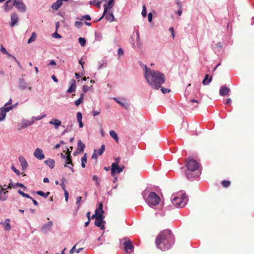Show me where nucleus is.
Segmentation results:
<instances>
[{
	"label": "nucleus",
	"instance_id": "obj_1",
	"mask_svg": "<svg viewBox=\"0 0 254 254\" xmlns=\"http://www.w3.org/2000/svg\"><path fill=\"white\" fill-rule=\"evenodd\" d=\"M144 74L149 85L155 89H158L165 82L164 74L158 71L149 69L146 65H144Z\"/></svg>",
	"mask_w": 254,
	"mask_h": 254
},
{
	"label": "nucleus",
	"instance_id": "obj_2",
	"mask_svg": "<svg viewBox=\"0 0 254 254\" xmlns=\"http://www.w3.org/2000/svg\"><path fill=\"white\" fill-rule=\"evenodd\" d=\"M174 235L169 230H164L161 232L156 239V245L162 251L170 249L174 243Z\"/></svg>",
	"mask_w": 254,
	"mask_h": 254
},
{
	"label": "nucleus",
	"instance_id": "obj_3",
	"mask_svg": "<svg viewBox=\"0 0 254 254\" xmlns=\"http://www.w3.org/2000/svg\"><path fill=\"white\" fill-rule=\"evenodd\" d=\"M185 165L187 167L185 174L188 179H190L198 176L195 171L198 169V164L195 160L191 158H188L186 159Z\"/></svg>",
	"mask_w": 254,
	"mask_h": 254
},
{
	"label": "nucleus",
	"instance_id": "obj_4",
	"mask_svg": "<svg viewBox=\"0 0 254 254\" xmlns=\"http://www.w3.org/2000/svg\"><path fill=\"white\" fill-rule=\"evenodd\" d=\"M160 198L154 192L149 193L146 199V202L150 206H156L159 204L160 201Z\"/></svg>",
	"mask_w": 254,
	"mask_h": 254
},
{
	"label": "nucleus",
	"instance_id": "obj_5",
	"mask_svg": "<svg viewBox=\"0 0 254 254\" xmlns=\"http://www.w3.org/2000/svg\"><path fill=\"white\" fill-rule=\"evenodd\" d=\"M187 201L186 196L179 197L175 196L172 200L173 204L177 207H183L185 206Z\"/></svg>",
	"mask_w": 254,
	"mask_h": 254
},
{
	"label": "nucleus",
	"instance_id": "obj_6",
	"mask_svg": "<svg viewBox=\"0 0 254 254\" xmlns=\"http://www.w3.org/2000/svg\"><path fill=\"white\" fill-rule=\"evenodd\" d=\"M71 151L69 150V149H67V152H66V163H65L64 167H68L72 172H74V170L72 167L73 166V164L72 162L71 157L70 155Z\"/></svg>",
	"mask_w": 254,
	"mask_h": 254
},
{
	"label": "nucleus",
	"instance_id": "obj_7",
	"mask_svg": "<svg viewBox=\"0 0 254 254\" xmlns=\"http://www.w3.org/2000/svg\"><path fill=\"white\" fill-rule=\"evenodd\" d=\"M111 167V174L113 176H114L116 173L119 174L122 172L125 168L124 166L121 167H119L118 162L113 163Z\"/></svg>",
	"mask_w": 254,
	"mask_h": 254
},
{
	"label": "nucleus",
	"instance_id": "obj_8",
	"mask_svg": "<svg viewBox=\"0 0 254 254\" xmlns=\"http://www.w3.org/2000/svg\"><path fill=\"white\" fill-rule=\"evenodd\" d=\"M124 240H125L123 243L124 251L127 253H130L128 251L132 250L134 248L132 242L127 238H125Z\"/></svg>",
	"mask_w": 254,
	"mask_h": 254
},
{
	"label": "nucleus",
	"instance_id": "obj_9",
	"mask_svg": "<svg viewBox=\"0 0 254 254\" xmlns=\"http://www.w3.org/2000/svg\"><path fill=\"white\" fill-rule=\"evenodd\" d=\"M14 6L19 11L21 12H25L26 10V7L24 2L21 0H14Z\"/></svg>",
	"mask_w": 254,
	"mask_h": 254
},
{
	"label": "nucleus",
	"instance_id": "obj_10",
	"mask_svg": "<svg viewBox=\"0 0 254 254\" xmlns=\"http://www.w3.org/2000/svg\"><path fill=\"white\" fill-rule=\"evenodd\" d=\"M104 218V216H101V215H98V218H96L95 221V225L100 227L101 230L105 229V226L103 224V223H105V221H103Z\"/></svg>",
	"mask_w": 254,
	"mask_h": 254
},
{
	"label": "nucleus",
	"instance_id": "obj_11",
	"mask_svg": "<svg viewBox=\"0 0 254 254\" xmlns=\"http://www.w3.org/2000/svg\"><path fill=\"white\" fill-rule=\"evenodd\" d=\"M13 106L9 107H2L0 108V121L3 120L6 116V112L10 111L13 109Z\"/></svg>",
	"mask_w": 254,
	"mask_h": 254
},
{
	"label": "nucleus",
	"instance_id": "obj_12",
	"mask_svg": "<svg viewBox=\"0 0 254 254\" xmlns=\"http://www.w3.org/2000/svg\"><path fill=\"white\" fill-rule=\"evenodd\" d=\"M34 156L35 158L39 160H43L45 158V155L43 151L41 148H37L34 152Z\"/></svg>",
	"mask_w": 254,
	"mask_h": 254
},
{
	"label": "nucleus",
	"instance_id": "obj_13",
	"mask_svg": "<svg viewBox=\"0 0 254 254\" xmlns=\"http://www.w3.org/2000/svg\"><path fill=\"white\" fill-rule=\"evenodd\" d=\"M113 1H114V0H109L108 2V4H105L104 5V9L103 14L102 16L100 19H99L98 20V21H100L103 17L104 15L108 11V8L110 9L112 7V4H113Z\"/></svg>",
	"mask_w": 254,
	"mask_h": 254
},
{
	"label": "nucleus",
	"instance_id": "obj_14",
	"mask_svg": "<svg viewBox=\"0 0 254 254\" xmlns=\"http://www.w3.org/2000/svg\"><path fill=\"white\" fill-rule=\"evenodd\" d=\"M14 0H8L5 3L4 10L6 11H8L14 6Z\"/></svg>",
	"mask_w": 254,
	"mask_h": 254
},
{
	"label": "nucleus",
	"instance_id": "obj_15",
	"mask_svg": "<svg viewBox=\"0 0 254 254\" xmlns=\"http://www.w3.org/2000/svg\"><path fill=\"white\" fill-rule=\"evenodd\" d=\"M19 88L21 90H25L26 88H28L29 90H31L32 89L31 86H28L27 83L23 78L19 79Z\"/></svg>",
	"mask_w": 254,
	"mask_h": 254
},
{
	"label": "nucleus",
	"instance_id": "obj_16",
	"mask_svg": "<svg viewBox=\"0 0 254 254\" xmlns=\"http://www.w3.org/2000/svg\"><path fill=\"white\" fill-rule=\"evenodd\" d=\"M49 124L51 125H54L55 128L58 129L59 127L61 126L62 122L57 119H52L50 122Z\"/></svg>",
	"mask_w": 254,
	"mask_h": 254
},
{
	"label": "nucleus",
	"instance_id": "obj_17",
	"mask_svg": "<svg viewBox=\"0 0 254 254\" xmlns=\"http://www.w3.org/2000/svg\"><path fill=\"white\" fill-rule=\"evenodd\" d=\"M18 17L16 13H12L11 14V26L13 27L18 22Z\"/></svg>",
	"mask_w": 254,
	"mask_h": 254
},
{
	"label": "nucleus",
	"instance_id": "obj_18",
	"mask_svg": "<svg viewBox=\"0 0 254 254\" xmlns=\"http://www.w3.org/2000/svg\"><path fill=\"white\" fill-rule=\"evenodd\" d=\"M18 159L22 169L23 170L26 169L28 167V163L25 158L22 156H20L19 157Z\"/></svg>",
	"mask_w": 254,
	"mask_h": 254
},
{
	"label": "nucleus",
	"instance_id": "obj_19",
	"mask_svg": "<svg viewBox=\"0 0 254 254\" xmlns=\"http://www.w3.org/2000/svg\"><path fill=\"white\" fill-rule=\"evenodd\" d=\"M230 91V89L227 86L224 85L220 87L219 93L221 96H225L227 95Z\"/></svg>",
	"mask_w": 254,
	"mask_h": 254
},
{
	"label": "nucleus",
	"instance_id": "obj_20",
	"mask_svg": "<svg viewBox=\"0 0 254 254\" xmlns=\"http://www.w3.org/2000/svg\"><path fill=\"white\" fill-rule=\"evenodd\" d=\"M98 207L96 208L95 212H97V214H99L101 216H104V211L103 209V204L102 202H98Z\"/></svg>",
	"mask_w": 254,
	"mask_h": 254
},
{
	"label": "nucleus",
	"instance_id": "obj_21",
	"mask_svg": "<svg viewBox=\"0 0 254 254\" xmlns=\"http://www.w3.org/2000/svg\"><path fill=\"white\" fill-rule=\"evenodd\" d=\"M62 0H57L52 4V8L53 9L58 10L62 6Z\"/></svg>",
	"mask_w": 254,
	"mask_h": 254
},
{
	"label": "nucleus",
	"instance_id": "obj_22",
	"mask_svg": "<svg viewBox=\"0 0 254 254\" xmlns=\"http://www.w3.org/2000/svg\"><path fill=\"white\" fill-rule=\"evenodd\" d=\"M44 163L48 166L51 169H53L55 167V162L54 159H49L44 161Z\"/></svg>",
	"mask_w": 254,
	"mask_h": 254
},
{
	"label": "nucleus",
	"instance_id": "obj_23",
	"mask_svg": "<svg viewBox=\"0 0 254 254\" xmlns=\"http://www.w3.org/2000/svg\"><path fill=\"white\" fill-rule=\"evenodd\" d=\"M76 86V82L75 80L74 79H72L71 80V84L70 86V87L67 90V92L68 93H72L73 91H75Z\"/></svg>",
	"mask_w": 254,
	"mask_h": 254
},
{
	"label": "nucleus",
	"instance_id": "obj_24",
	"mask_svg": "<svg viewBox=\"0 0 254 254\" xmlns=\"http://www.w3.org/2000/svg\"><path fill=\"white\" fill-rule=\"evenodd\" d=\"M85 147V144L82 142L81 140H79L77 142V149L79 150L80 153L83 152Z\"/></svg>",
	"mask_w": 254,
	"mask_h": 254
},
{
	"label": "nucleus",
	"instance_id": "obj_25",
	"mask_svg": "<svg viewBox=\"0 0 254 254\" xmlns=\"http://www.w3.org/2000/svg\"><path fill=\"white\" fill-rule=\"evenodd\" d=\"M104 16H105V18L110 21V22H112L114 20V16L112 12L106 13Z\"/></svg>",
	"mask_w": 254,
	"mask_h": 254
},
{
	"label": "nucleus",
	"instance_id": "obj_26",
	"mask_svg": "<svg viewBox=\"0 0 254 254\" xmlns=\"http://www.w3.org/2000/svg\"><path fill=\"white\" fill-rule=\"evenodd\" d=\"M212 80V77L210 76L209 77V75L206 74L202 81V83L204 85H208L209 83L211 82Z\"/></svg>",
	"mask_w": 254,
	"mask_h": 254
},
{
	"label": "nucleus",
	"instance_id": "obj_27",
	"mask_svg": "<svg viewBox=\"0 0 254 254\" xmlns=\"http://www.w3.org/2000/svg\"><path fill=\"white\" fill-rule=\"evenodd\" d=\"M53 223L52 222H49L48 223L45 224L42 228V231H46L49 230L50 228L52 226Z\"/></svg>",
	"mask_w": 254,
	"mask_h": 254
},
{
	"label": "nucleus",
	"instance_id": "obj_28",
	"mask_svg": "<svg viewBox=\"0 0 254 254\" xmlns=\"http://www.w3.org/2000/svg\"><path fill=\"white\" fill-rule=\"evenodd\" d=\"M9 220L8 219H7L3 223L4 229L5 230L9 231L11 229V226L9 224Z\"/></svg>",
	"mask_w": 254,
	"mask_h": 254
},
{
	"label": "nucleus",
	"instance_id": "obj_29",
	"mask_svg": "<svg viewBox=\"0 0 254 254\" xmlns=\"http://www.w3.org/2000/svg\"><path fill=\"white\" fill-rule=\"evenodd\" d=\"M84 94L81 93L80 98L75 101V105L76 106H78L83 101Z\"/></svg>",
	"mask_w": 254,
	"mask_h": 254
},
{
	"label": "nucleus",
	"instance_id": "obj_30",
	"mask_svg": "<svg viewBox=\"0 0 254 254\" xmlns=\"http://www.w3.org/2000/svg\"><path fill=\"white\" fill-rule=\"evenodd\" d=\"M109 133H110V135H111V136L117 142H118V135L117 134V133L115 132V131L112 130H110V132H109Z\"/></svg>",
	"mask_w": 254,
	"mask_h": 254
},
{
	"label": "nucleus",
	"instance_id": "obj_31",
	"mask_svg": "<svg viewBox=\"0 0 254 254\" xmlns=\"http://www.w3.org/2000/svg\"><path fill=\"white\" fill-rule=\"evenodd\" d=\"M36 37H37V35H36V33L33 32L32 33V35H31L30 38L28 40L27 43L30 44V43H31L32 42L35 41L36 40Z\"/></svg>",
	"mask_w": 254,
	"mask_h": 254
},
{
	"label": "nucleus",
	"instance_id": "obj_32",
	"mask_svg": "<svg viewBox=\"0 0 254 254\" xmlns=\"http://www.w3.org/2000/svg\"><path fill=\"white\" fill-rule=\"evenodd\" d=\"M89 4L91 5H94L96 6H97L98 8H100L101 1H96V0H91V1H90Z\"/></svg>",
	"mask_w": 254,
	"mask_h": 254
},
{
	"label": "nucleus",
	"instance_id": "obj_33",
	"mask_svg": "<svg viewBox=\"0 0 254 254\" xmlns=\"http://www.w3.org/2000/svg\"><path fill=\"white\" fill-rule=\"evenodd\" d=\"M92 180L95 182V185L96 187H99L100 186V179L97 176H93Z\"/></svg>",
	"mask_w": 254,
	"mask_h": 254
},
{
	"label": "nucleus",
	"instance_id": "obj_34",
	"mask_svg": "<svg viewBox=\"0 0 254 254\" xmlns=\"http://www.w3.org/2000/svg\"><path fill=\"white\" fill-rule=\"evenodd\" d=\"M87 162V156H86V153L84 154L83 156L81 158V166L82 168H85V163Z\"/></svg>",
	"mask_w": 254,
	"mask_h": 254
},
{
	"label": "nucleus",
	"instance_id": "obj_35",
	"mask_svg": "<svg viewBox=\"0 0 254 254\" xmlns=\"http://www.w3.org/2000/svg\"><path fill=\"white\" fill-rule=\"evenodd\" d=\"M37 194L39 195L40 196H43L45 198H47L48 196L50 194V192H47V193H44L42 190H39L37 191Z\"/></svg>",
	"mask_w": 254,
	"mask_h": 254
},
{
	"label": "nucleus",
	"instance_id": "obj_36",
	"mask_svg": "<svg viewBox=\"0 0 254 254\" xmlns=\"http://www.w3.org/2000/svg\"><path fill=\"white\" fill-rule=\"evenodd\" d=\"M72 127L73 125L71 123L68 124L66 127V128L63 131L62 134H64L66 132H68V131H69L70 129L72 128Z\"/></svg>",
	"mask_w": 254,
	"mask_h": 254
},
{
	"label": "nucleus",
	"instance_id": "obj_37",
	"mask_svg": "<svg viewBox=\"0 0 254 254\" xmlns=\"http://www.w3.org/2000/svg\"><path fill=\"white\" fill-rule=\"evenodd\" d=\"M105 149V146L104 144L102 145L100 148L99 150H97L96 153L98 155H101Z\"/></svg>",
	"mask_w": 254,
	"mask_h": 254
},
{
	"label": "nucleus",
	"instance_id": "obj_38",
	"mask_svg": "<svg viewBox=\"0 0 254 254\" xmlns=\"http://www.w3.org/2000/svg\"><path fill=\"white\" fill-rule=\"evenodd\" d=\"M0 51L3 54L7 55L9 57L11 56V55L7 52L6 50L2 45H0Z\"/></svg>",
	"mask_w": 254,
	"mask_h": 254
},
{
	"label": "nucleus",
	"instance_id": "obj_39",
	"mask_svg": "<svg viewBox=\"0 0 254 254\" xmlns=\"http://www.w3.org/2000/svg\"><path fill=\"white\" fill-rule=\"evenodd\" d=\"M221 184L223 187L227 188L230 185L231 182L229 181L224 180L221 182Z\"/></svg>",
	"mask_w": 254,
	"mask_h": 254
},
{
	"label": "nucleus",
	"instance_id": "obj_40",
	"mask_svg": "<svg viewBox=\"0 0 254 254\" xmlns=\"http://www.w3.org/2000/svg\"><path fill=\"white\" fill-rule=\"evenodd\" d=\"M78 41L82 47H83L85 45L86 40L85 38H82V37H80L78 39Z\"/></svg>",
	"mask_w": 254,
	"mask_h": 254
},
{
	"label": "nucleus",
	"instance_id": "obj_41",
	"mask_svg": "<svg viewBox=\"0 0 254 254\" xmlns=\"http://www.w3.org/2000/svg\"><path fill=\"white\" fill-rule=\"evenodd\" d=\"M114 99L116 101L117 103H118L119 104H120L122 107L125 108V109H127V105L124 104L123 103H122L120 101L118 100L117 98H114Z\"/></svg>",
	"mask_w": 254,
	"mask_h": 254
},
{
	"label": "nucleus",
	"instance_id": "obj_42",
	"mask_svg": "<svg viewBox=\"0 0 254 254\" xmlns=\"http://www.w3.org/2000/svg\"><path fill=\"white\" fill-rule=\"evenodd\" d=\"M92 87V86H91V87H89L87 85H84L82 87V89L84 92H86L88 91H89Z\"/></svg>",
	"mask_w": 254,
	"mask_h": 254
},
{
	"label": "nucleus",
	"instance_id": "obj_43",
	"mask_svg": "<svg viewBox=\"0 0 254 254\" xmlns=\"http://www.w3.org/2000/svg\"><path fill=\"white\" fill-rule=\"evenodd\" d=\"M141 14H142L143 17H146V16L147 15L146 8V7L145 5H143L142 7V10Z\"/></svg>",
	"mask_w": 254,
	"mask_h": 254
},
{
	"label": "nucleus",
	"instance_id": "obj_44",
	"mask_svg": "<svg viewBox=\"0 0 254 254\" xmlns=\"http://www.w3.org/2000/svg\"><path fill=\"white\" fill-rule=\"evenodd\" d=\"M74 25L77 28H80L83 25V23L81 21H77L75 22Z\"/></svg>",
	"mask_w": 254,
	"mask_h": 254
},
{
	"label": "nucleus",
	"instance_id": "obj_45",
	"mask_svg": "<svg viewBox=\"0 0 254 254\" xmlns=\"http://www.w3.org/2000/svg\"><path fill=\"white\" fill-rule=\"evenodd\" d=\"M77 120L78 121H82V116L80 112H78L76 115Z\"/></svg>",
	"mask_w": 254,
	"mask_h": 254
},
{
	"label": "nucleus",
	"instance_id": "obj_46",
	"mask_svg": "<svg viewBox=\"0 0 254 254\" xmlns=\"http://www.w3.org/2000/svg\"><path fill=\"white\" fill-rule=\"evenodd\" d=\"M97 151V149H95L94 151V153H93L92 155V159H97V156L98 155L97 154V153H96V152Z\"/></svg>",
	"mask_w": 254,
	"mask_h": 254
},
{
	"label": "nucleus",
	"instance_id": "obj_47",
	"mask_svg": "<svg viewBox=\"0 0 254 254\" xmlns=\"http://www.w3.org/2000/svg\"><path fill=\"white\" fill-rule=\"evenodd\" d=\"M11 169L17 175H19L20 174V171L16 169L13 166H12Z\"/></svg>",
	"mask_w": 254,
	"mask_h": 254
},
{
	"label": "nucleus",
	"instance_id": "obj_48",
	"mask_svg": "<svg viewBox=\"0 0 254 254\" xmlns=\"http://www.w3.org/2000/svg\"><path fill=\"white\" fill-rule=\"evenodd\" d=\"M124 52L122 48H119L118 50V54L119 56H122L124 55Z\"/></svg>",
	"mask_w": 254,
	"mask_h": 254
},
{
	"label": "nucleus",
	"instance_id": "obj_49",
	"mask_svg": "<svg viewBox=\"0 0 254 254\" xmlns=\"http://www.w3.org/2000/svg\"><path fill=\"white\" fill-rule=\"evenodd\" d=\"M161 91L163 93H168V92H169L170 91V89H167V88H164V87H162L161 89Z\"/></svg>",
	"mask_w": 254,
	"mask_h": 254
},
{
	"label": "nucleus",
	"instance_id": "obj_50",
	"mask_svg": "<svg viewBox=\"0 0 254 254\" xmlns=\"http://www.w3.org/2000/svg\"><path fill=\"white\" fill-rule=\"evenodd\" d=\"M83 19H85L87 20H91V17L89 15H84L82 17V18L80 19L81 20H82Z\"/></svg>",
	"mask_w": 254,
	"mask_h": 254
},
{
	"label": "nucleus",
	"instance_id": "obj_51",
	"mask_svg": "<svg viewBox=\"0 0 254 254\" xmlns=\"http://www.w3.org/2000/svg\"><path fill=\"white\" fill-rule=\"evenodd\" d=\"M53 37H55L56 38H62L60 34H59L57 32H55L53 34Z\"/></svg>",
	"mask_w": 254,
	"mask_h": 254
},
{
	"label": "nucleus",
	"instance_id": "obj_52",
	"mask_svg": "<svg viewBox=\"0 0 254 254\" xmlns=\"http://www.w3.org/2000/svg\"><path fill=\"white\" fill-rule=\"evenodd\" d=\"M82 199L81 196H78L77 197L76 199V204L78 205V206L79 207L80 206V204H79L80 202L81 201Z\"/></svg>",
	"mask_w": 254,
	"mask_h": 254
},
{
	"label": "nucleus",
	"instance_id": "obj_53",
	"mask_svg": "<svg viewBox=\"0 0 254 254\" xmlns=\"http://www.w3.org/2000/svg\"><path fill=\"white\" fill-rule=\"evenodd\" d=\"M64 196H65V199L67 201L68 200V192L67 191V190H64Z\"/></svg>",
	"mask_w": 254,
	"mask_h": 254
},
{
	"label": "nucleus",
	"instance_id": "obj_54",
	"mask_svg": "<svg viewBox=\"0 0 254 254\" xmlns=\"http://www.w3.org/2000/svg\"><path fill=\"white\" fill-rule=\"evenodd\" d=\"M76 245H75L74 246H73L72 247V248L69 251V253L70 254H73L75 252H76Z\"/></svg>",
	"mask_w": 254,
	"mask_h": 254
},
{
	"label": "nucleus",
	"instance_id": "obj_55",
	"mask_svg": "<svg viewBox=\"0 0 254 254\" xmlns=\"http://www.w3.org/2000/svg\"><path fill=\"white\" fill-rule=\"evenodd\" d=\"M12 104V99H10L8 102L6 103L4 105V107H8V105H10Z\"/></svg>",
	"mask_w": 254,
	"mask_h": 254
},
{
	"label": "nucleus",
	"instance_id": "obj_56",
	"mask_svg": "<svg viewBox=\"0 0 254 254\" xmlns=\"http://www.w3.org/2000/svg\"><path fill=\"white\" fill-rule=\"evenodd\" d=\"M18 193L19 194L21 195H22V196H23V197H25V196H26V194H27L26 193H25L23 192V191H21V190H18Z\"/></svg>",
	"mask_w": 254,
	"mask_h": 254
},
{
	"label": "nucleus",
	"instance_id": "obj_57",
	"mask_svg": "<svg viewBox=\"0 0 254 254\" xmlns=\"http://www.w3.org/2000/svg\"><path fill=\"white\" fill-rule=\"evenodd\" d=\"M169 31L170 32H171L172 33V37L173 38H174V37H175V35H174V28L173 27H171L169 28Z\"/></svg>",
	"mask_w": 254,
	"mask_h": 254
},
{
	"label": "nucleus",
	"instance_id": "obj_58",
	"mask_svg": "<svg viewBox=\"0 0 254 254\" xmlns=\"http://www.w3.org/2000/svg\"><path fill=\"white\" fill-rule=\"evenodd\" d=\"M148 21L151 22L152 19V14L151 12H149L148 15Z\"/></svg>",
	"mask_w": 254,
	"mask_h": 254
},
{
	"label": "nucleus",
	"instance_id": "obj_59",
	"mask_svg": "<svg viewBox=\"0 0 254 254\" xmlns=\"http://www.w3.org/2000/svg\"><path fill=\"white\" fill-rule=\"evenodd\" d=\"M100 112L97 111H93L92 113L94 116H96L99 115Z\"/></svg>",
	"mask_w": 254,
	"mask_h": 254
},
{
	"label": "nucleus",
	"instance_id": "obj_60",
	"mask_svg": "<svg viewBox=\"0 0 254 254\" xmlns=\"http://www.w3.org/2000/svg\"><path fill=\"white\" fill-rule=\"evenodd\" d=\"M15 185L17 187L22 188L25 189H26V187L23 184H22L21 183H16Z\"/></svg>",
	"mask_w": 254,
	"mask_h": 254
},
{
	"label": "nucleus",
	"instance_id": "obj_61",
	"mask_svg": "<svg viewBox=\"0 0 254 254\" xmlns=\"http://www.w3.org/2000/svg\"><path fill=\"white\" fill-rule=\"evenodd\" d=\"M60 185L62 187L63 190L64 191V190H66L65 189V185H64V182H62L61 184H60Z\"/></svg>",
	"mask_w": 254,
	"mask_h": 254
},
{
	"label": "nucleus",
	"instance_id": "obj_62",
	"mask_svg": "<svg viewBox=\"0 0 254 254\" xmlns=\"http://www.w3.org/2000/svg\"><path fill=\"white\" fill-rule=\"evenodd\" d=\"M98 215H100L99 214H97V212H95V214H93L92 216H91V218L92 219L93 218H95V220L96 219V218H98Z\"/></svg>",
	"mask_w": 254,
	"mask_h": 254
},
{
	"label": "nucleus",
	"instance_id": "obj_63",
	"mask_svg": "<svg viewBox=\"0 0 254 254\" xmlns=\"http://www.w3.org/2000/svg\"><path fill=\"white\" fill-rule=\"evenodd\" d=\"M52 78L56 82H57L58 81V79L57 78V77H56V76L55 75H52Z\"/></svg>",
	"mask_w": 254,
	"mask_h": 254
},
{
	"label": "nucleus",
	"instance_id": "obj_64",
	"mask_svg": "<svg viewBox=\"0 0 254 254\" xmlns=\"http://www.w3.org/2000/svg\"><path fill=\"white\" fill-rule=\"evenodd\" d=\"M49 64L50 65H56V63L55 61L52 60Z\"/></svg>",
	"mask_w": 254,
	"mask_h": 254
}]
</instances>
